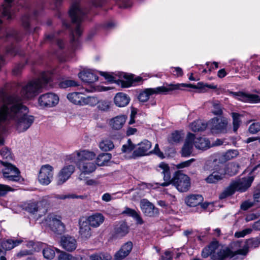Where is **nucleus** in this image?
I'll return each instance as SVG.
<instances>
[{"label":"nucleus","instance_id":"nucleus-1","mask_svg":"<svg viewBox=\"0 0 260 260\" xmlns=\"http://www.w3.org/2000/svg\"><path fill=\"white\" fill-rule=\"evenodd\" d=\"M3 100L0 108V145L3 144L2 134L9 128L14 126L19 133L24 132L34 121V116L27 114L28 108L18 95L7 96Z\"/></svg>","mask_w":260,"mask_h":260},{"label":"nucleus","instance_id":"nucleus-2","mask_svg":"<svg viewBox=\"0 0 260 260\" xmlns=\"http://www.w3.org/2000/svg\"><path fill=\"white\" fill-rule=\"evenodd\" d=\"M184 87L200 89L202 91H204V90L206 87L214 89L217 88V86L213 84H204L203 82H199L197 85L186 83L170 84H167L166 86L147 88L140 93L138 99L140 101L145 102L148 100L150 95L158 94H167L174 90H181Z\"/></svg>","mask_w":260,"mask_h":260},{"label":"nucleus","instance_id":"nucleus-3","mask_svg":"<svg viewBox=\"0 0 260 260\" xmlns=\"http://www.w3.org/2000/svg\"><path fill=\"white\" fill-rule=\"evenodd\" d=\"M85 12L82 9L79 2L74 3L69 11V15L72 19L71 25H69L65 21L63 25L70 29L71 34V44L73 49H75L80 44L79 37L82 34L81 22L83 19Z\"/></svg>","mask_w":260,"mask_h":260},{"label":"nucleus","instance_id":"nucleus-4","mask_svg":"<svg viewBox=\"0 0 260 260\" xmlns=\"http://www.w3.org/2000/svg\"><path fill=\"white\" fill-rule=\"evenodd\" d=\"M157 170L164 175L165 182L160 184L161 186H166L172 183L180 192H186L189 189L190 181L187 175L178 171L175 173L173 178L171 179L170 167L164 162L159 164Z\"/></svg>","mask_w":260,"mask_h":260},{"label":"nucleus","instance_id":"nucleus-5","mask_svg":"<svg viewBox=\"0 0 260 260\" xmlns=\"http://www.w3.org/2000/svg\"><path fill=\"white\" fill-rule=\"evenodd\" d=\"M96 156V154L88 150H80L67 156V159L71 162H75L80 172L84 175L90 174L96 169V165L92 160Z\"/></svg>","mask_w":260,"mask_h":260},{"label":"nucleus","instance_id":"nucleus-6","mask_svg":"<svg viewBox=\"0 0 260 260\" xmlns=\"http://www.w3.org/2000/svg\"><path fill=\"white\" fill-rule=\"evenodd\" d=\"M52 74L49 72H43L39 78L32 80L22 87L21 96L24 99H30L36 96L41 90L46 87L52 79Z\"/></svg>","mask_w":260,"mask_h":260},{"label":"nucleus","instance_id":"nucleus-7","mask_svg":"<svg viewBox=\"0 0 260 260\" xmlns=\"http://www.w3.org/2000/svg\"><path fill=\"white\" fill-rule=\"evenodd\" d=\"M241 242L239 241L231 243L229 246H219L212 255L213 260H227L231 259L238 254L245 255L248 252V247L245 245L242 248Z\"/></svg>","mask_w":260,"mask_h":260},{"label":"nucleus","instance_id":"nucleus-8","mask_svg":"<svg viewBox=\"0 0 260 260\" xmlns=\"http://www.w3.org/2000/svg\"><path fill=\"white\" fill-rule=\"evenodd\" d=\"M254 180L252 176L236 180L231 183L219 195L220 199H223L233 194L236 191H245L251 185Z\"/></svg>","mask_w":260,"mask_h":260},{"label":"nucleus","instance_id":"nucleus-9","mask_svg":"<svg viewBox=\"0 0 260 260\" xmlns=\"http://www.w3.org/2000/svg\"><path fill=\"white\" fill-rule=\"evenodd\" d=\"M41 224L46 230L57 235H61L66 231V226L61 221V217L54 213L48 214Z\"/></svg>","mask_w":260,"mask_h":260},{"label":"nucleus","instance_id":"nucleus-10","mask_svg":"<svg viewBox=\"0 0 260 260\" xmlns=\"http://www.w3.org/2000/svg\"><path fill=\"white\" fill-rule=\"evenodd\" d=\"M0 162L4 166L2 169L3 177L10 181H18L20 179V171L18 169L12 164L7 161L0 160Z\"/></svg>","mask_w":260,"mask_h":260},{"label":"nucleus","instance_id":"nucleus-11","mask_svg":"<svg viewBox=\"0 0 260 260\" xmlns=\"http://www.w3.org/2000/svg\"><path fill=\"white\" fill-rule=\"evenodd\" d=\"M228 122L223 117L212 118L208 123V127L213 134H223L226 133Z\"/></svg>","mask_w":260,"mask_h":260},{"label":"nucleus","instance_id":"nucleus-12","mask_svg":"<svg viewBox=\"0 0 260 260\" xmlns=\"http://www.w3.org/2000/svg\"><path fill=\"white\" fill-rule=\"evenodd\" d=\"M59 102L58 95L52 92H48L40 95L38 99L40 106L43 108H51L55 106Z\"/></svg>","mask_w":260,"mask_h":260},{"label":"nucleus","instance_id":"nucleus-13","mask_svg":"<svg viewBox=\"0 0 260 260\" xmlns=\"http://www.w3.org/2000/svg\"><path fill=\"white\" fill-rule=\"evenodd\" d=\"M151 143L147 140H144L136 146V148L129 156L130 158H136L148 155L151 148Z\"/></svg>","mask_w":260,"mask_h":260},{"label":"nucleus","instance_id":"nucleus-14","mask_svg":"<svg viewBox=\"0 0 260 260\" xmlns=\"http://www.w3.org/2000/svg\"><path fill=\"white\" fill-rule=\"evenodd\" d=\"M53 168L49 165L42 166L38 176L39 182L43 185L49 184L53 178Z\"/></svg>","mask_w":260,"mask_h":260},{"label":"nucleus","instance_id":"nucleus-15","mask_svg":"<svg viewBox=\"0 0 260 260\" xmlns=\"http://www.w3.org/2000/svg\"><path fill=\"white\" fill-rule=\"evenodd\" d=\"M74 171V166L71 165L64 166L57 175V184L61 185L66 182L70 178Z\"/></svg>","mask_w":260,"mask_h":260},{"label":"nucleus","instance_id":"nucleus-16","mask_svg":"<svg viewBox=\"0 0 260 260\" xmlns=\"http://www.w3.org/2000/svg\"><path fill=\"white\" fill-rule=\"evenodd\" d=\"M60 244L62 248L70 252L75 250L77 247L76 239L69 235L61 237Z\"/></svg>","mask_w":260,"mask_h":260},{"label":"nucleus","instance_id":"nucleus-17","mask_svg":"<svg viewBox=\"0 0 260 260\" xmlns=\"http://www.w3.org/2000/svg\"><path fill=\"white\" fill-rule=\"evenodd\" d=\"M140 208L146 216L152 217L158 214V209L147 200L143 199L141 201Z\"/></svg>","mask_w":260,"mask_h":260},{"label":"nucleus","instance_id":"nucleus-18","mask_svg":"<svg viewBox=\"0 0 260 260\" xmlns=\"http://www.w3.org/2000/svg\"><path fill=\"white\" fill-rule=\"evenodd\" d=\"M245 66L252 73H260V55L251 56L246 62Z\"/></svg>","mask_w":260,"mask_h":260},{"label":"nucleus","instance_id":"nucleus-19","mask_svg":"<svg viewBox=\"0 0 260 260\" xmlns=\"http://www.w3.org/2000/svg\"><path fill=\"white\" fill-rule=\"evenodd\" d=\"M78 77L83 82L92 83L98 80V77L94 72L89 69H84L78 74Z\"/></svg>","mask_w":260,"mask_h":260},{"label":"nucleus","instance_id":"nucleus-20","mask_svg":"<svg viewBox=\"0 0 260 260\" xmlns=\"http://www.w3.org/2000/svg\"><path fill=\"white\" fill-rule=\"evenodd\" d=\"M133 243L131 241H128L124 244L121 247L120 249L117 251L114 257L116 260H122L129 255L133 248Z\"/></svg>","mask_w":260,"mask_h":260},{"label":"nucleus","instance_id":"nucleus-21","mask_svg":"<svg viewBox=\"0 0 260 260\" xmlns=\"http://www.w3.org/2000/svg\"><path fill=\"white\" fill-rule=\"evenodd\" d=\"M226 172L220 168L217 171H214L210 174L206 179L207 183L215 184L225 177Z\"/></svg>","mask_w":260,"mask_h":260},{"label":"nucleus","instance_id":"nucleus-22","mask_svg":"<svg viewBox=\"0 0 260 260\" xmlns=\"http://www.w3.org/2000/svg\"><path fill=\"white\" fill-rule=\"evenodd\" d=\"M79 235L83 240H87L91 236L90 225L85 220H79Z\"/></svg>","mask_w":260,"mask_h":260},{"label":"nucleus","instance_id":"nucleus-23","mask_svg":"<svg viewBox=\"0 0 260 260\" xmlns=\"http://www.w3.org/2000/svg\"><path fill=\"white\" fill-rule=\"evenodd\" d=\"M194 134L188 133L187 135L184 144L182 149V155L183 156H188L192 152Z\"/></svg>","mask_w":260,"mask_h":260},{"label":"nucleus","instance_id":"nucleus-24","mask_svg":"<svg viewBox=\"0 0 260 260\" xmlns=\"http://www.w3.org/2000/svg\"><path fill=\"white\" fill-rule=\"evenodd\" d=\"M104 220L105 217L102 213H95L89 216L86 221L91 227L98 228L104 222Z\"/></svg>","mask_w":260,"mask_h":260},{"label":"nucleus","instance_id":"nucleus-25","mask_svg":"<svg viewBox=\"0 0 260 260\" xmlns=\"http://www.w3.org/2000/svg\"><path fill=\"white\" fill-rule=\"evenodd\" d=\"M127 117L125 115H120L111 118L109 125L113 129L119 130L124 125Z\"/></svg>","mask_w":260,"mask_h":260},{"label":"nucleus","instance_id":"nucleus-26","mask_svg":"<svg viewBox=\"0 0 260 260\" xmlns=\"http://www.w3.org/2000/svg\"><path fill=\"white\" fill-rule=\"evenodd\" d=\"M237 99L245 103H257L260 102V97L254 94H247L243 92L236 93Z\"/></svg>","mask_w":260,"mask_h":260},{"label":"nucleus","instance_id":"nucleus-27","mask_svg":"<svg viewBox=\"0 0 260 260\" xmlns=\"http://www.w3.org/2000/svg\"><path fill=\"white\" fill-rule=\"evenodd\" d=\"M85 94L83 92H73L68 94L67 98L72 104L83 106Z\"/></svg>","mask_w":260,"mask_h":260},{"label":"nucleus","instance_id":"nucleus-28","mask_svg":"<svg viewBox=\"0 0 260 260\" xmlns=\"http://www.w3.org/2000/svg\"><path fill=\"white\" fill-rule=\"evenodd\" d=\"M43 201H36L30 200L23 205V209L29 213L34 214L41 210V206L43 205Z\"/></svg>","mask_w":260,"mask_h":260},{"label":"nucleus","instance_id":"nucleus-29","mask_svg":"<svg viewBox=\"0 0 260 260\" xmlns=\"http://www.w3.org/2000/svg\"><path fill=\"white\" fill-rule=\"evenodd\" d=\"M193 142L195 147L200 150H205L211 146L209 140L206 138L195 137L194 135Z\"/></svg>","mask_w":260,"mask_h":260},{"label":"nucleus","instance_id":"nucleus-30","mask_svg":"<svg viewBox=\"0 0 260 260\" xmlns=\"http://www.w3.org/2000/svg\"><path fill=\"white\" fill-rule=\"evenodd\" d=\"M14 4V3L13 0H5L4 3L2 6V16L6 17L8 20L12 18L14 12L12 10V7Z\"/></svg>","mask_w":260,"mask_h":260},{"label":"nucleus","instance_id":"nucleus-31","mask_svg":"<svg viewBox=\"0 0 260 260\" xmlns=\"http://www.w3.org/2000/svg\"><path fill=\"white\" fill-rule=\"evenodd\" d=\"M129 101V97L123 92L117 93L114 98V104L119 107H124L127 106Z\"/></svg>","mask_w":260,"mask_h":260},{"label":"nucleus","instance_id":"nucleus-32","mask_svg":"<svg viewBox=\"0 0 260 260\" xmlns=\"http://www.w3.org/2000/svg\"><path fill=\"white\" fill-rule=\"evenodd\" d=\"M128 232V226L125 222L120 223L115 226L113 232V237L115 238L122 237Z\"/></svg>","mask_w":260,"mask_h":260},{"label":"nucleus","instance_id":"nucleus-33","mask_svg":"<svg viewBox=\"0 0 260 260\" xmlns=\"http://www.w3.org/2000/svg\"><path fill=\"white\" fill-rule=\"evenodd\" d=\"M219 243L217 241L211 242L207 246L204 248L202 251L201 255L203 258H207L209 255L212 256L213 253L217 249Z\"/></svg>","mask_w":260,"mask_h":260},{"label":"nucleus","instance_id":"nucleus-34","mask_svg":"<svg viewBox=\"0 0 260 260\" xmlns=\"http://www.w3.org/2000/svg\"><path fill=\"white\" fill-rule=\"evenodd\" d=\"M203 201V198L200 194H191L185 198V203L190 207H195L200 205Z\"/></svg>","mask_w":260,"mask_h":260},{"label":"nucleus","instance_id":"nucleus-35","mask_svg":"<svg viewBox=\"0 0 260 260\" xmlns=\"http://www.w3.org/2000/svg\"><path fill=\"white\" fill-rule=\"evenodd\" d=\"M22 242L21 240H13L12 239H7L3 240L1 243V246L3 248L4 251L10 250L17 246L19 245Z\"/></svg>","mask_w":260,"mask_h":260},{"label":"nucleus","instance_id":"nucleus-36","mask_svg":"<svg viewBox=\"0 0 260 260\" xmlns=\"http://www.w3.org/2000/svg\"><path fill=\"white\" fill-rule=\"evenodd\" d=\"M99 147L103 151H109L114 148V145L113 142L110 139L105 138L99 142Z\"/></svg>","mask_w":260,"mask_h":260},{"label":"nucleus","instance_id":"nucleus-37","mask_svg":"<svg viewBox=\"0 0 260 260\" xmlns=\"http://www.w3.org/2000/svg\"><path fill=\"white\" fill-rule=\"evenodd\" d=\"M58 260H86L80 255H73L71 254L61 251L57 257Z\"/></svg>","mask_w":260,"mask_h":260},{"label":"nucleus","instance_id":"nucleus-38","mask_svg":"<svg viewBox=\"0 0 260 260\" xmlns=\"http://www.w3.org/2000/svg\"><path fill=\"white\" fill-rule=\"evenodd\" d=\"M208 126V123H205L202 120H198L192 122L190 125V129L196 132L203 131Z\"/></svg>","mask_w":260,"mask_h":260},{"label":"nucleus","instance_id":"nucleus-39","mask_svg":"<svg viewBox=\"0 0 260 260\" xmlns=\"http://www.w3.org/2000/svg\"><path fill=\"white\" fill-rule=\"evenodd\" d=\"M122 213L133 217L136 220L137 223L139 224H142L143 223V219L140 216L139 213L134 209L126 207Z\"/></svg>","mask_w":260,"mask_h":260},{"label":"nucleus","instance_id":"nucleus-40","mask_svg":"<svg viewBox=\"0 0 260 260\" xmlns=\"http://www.w3.org/2000/svg\"><path fill=\"white\" fill-rule=\"evenodd\" d=\"M111 158L110 153H101L99 154L96 159V165L103 166L105 165Z\"/></svg>","mask_w":260,"mask_h":260},{"label":"nucleus","instance_id":"nucleus-41","mask_svg":"<svg viewBox=\"0 0 260 260\" xmlns=\"http://www.w3.org/2000/svg\"><path fill=\"white\" fill-rule=\"evenodd\" d=\"M44 244L39 242H34L33 241H29L27 242L26 246L28 248H30L28 250H31L32 253L38 252L43 248Z\"/></svg>","mask_w":260,"mask_h":260},{"label":"nucleus","instance_id":"nucleus-42","mask_svg":"<svg viewBox=\"0 0 260 260\" xmlns=\"http://www.w3.org/2000/svg\"><path fill=\"white\" fill-rule=\"evenodd\" d=\"M226 172V175L233 176L237 174L238 172V166L235 164L230 163L223 168H220Z\"/></svg>","mask_w":260,"mask_h":260},{"label":"nucleus","instance_id":"nucleus-43","mask_svg":"<svg viewBox=\"0 0 260 260\" xmlns=\"http://www.w3.org/2000/svg\"><path fill=\"white\" fill-rule=\"evenodd\" d=\"M99 103V99L94 96H85L83 106L88 105L90 107L95 106Z\"/></svg>","mask_w":260,"mask_h":260},{"label":"nucleus","instance_id":"nucleus-44","mask_svg":"<svg viewBox=\"0 0 260 260\" xmlns=\"http://www.w3.org/2000/svg\"><path fill=\"white\" fill-rule=\"evenodd\" d=\"M43 254L45 258L52 259L55 256V253L53 247L47 246L43 249Z\"/></svg>","mask_w":260,"mask_h":260},{"label":"nucleus","instance_id":"nucleus-45","mask_svg":"<svg viewBox=\"0 0 260 260\" xmlns=\"http://www.w3.org/2000/svg\"><path fill=\"white\" fill-rule=\"evenodd\" d=\"M91 260H111L112 256L108 253L102 252L98 254H93L90 256Z\"/></svg>","mask_w":260,"mask_h":260},{"label":"nucleus","instance_id":"nucleus-46","mask_svg":"<svg viewBox=\"0 0 260 260\" xmlns=\"http://www.w3.org/2000/svg\"><path fill=\"white\" fill-rule=\"evenodd\" d=\"M136 146L132 143L130 139H128L126 144L123 145L121 151L123 153L129 154L134 151Z\"/></svg>","mask_w":260,"mask_h":260},{"label":"nucleus","instance_id":"nucleus-47","mask_svg":"<svg viewBox=\"0 0 260 260\" xmlns=\"http://www.w3.org/2000/svg\"><path fill=\"white\" fill-rule=\"evenodd\" d=\"M238 155L237 150H229L222 155V160L228 161L236 157Z\"/></svg>","mask_w":260,"mask_h":260},{"label":"nucleus","instance_id":"nucleus-48","mask_svg":"<svg viewBox=\"0 0 260 260\" xmlns=\"http://www.w3.org/2000/svg\"><path fill=\"white\" fill-rule=\"evenodd\" d=\"M78 82L73 80H64L60 81L58 84L59 87L62 88L75 87L78 86Z\"/></svg>","mask_w":260,"mask_h":260},{"label":"nucleus","instance_id":"nucleus-49","mask_svg":"<svg viewBox=\"0 0 260 260\" xmlns=\"http://www.w3.org/2000/svg\"><path fill=\"white\" fill-rule=\"evenodd\" d=\"M122 77L126 80V81L120 80L121 85L123 87H128L132 85L133 79V76L132 75H128L126 73H122Z\"/></svg>","mask_w":260,"mask_h":260},{"label":"nucleus","instance_id":"nucleus-50","mask_svg":"<svg viewBox=\"0 0 260 260\" xmlns=\"http://www.w3.org/2000/svg\"><path fill=\"white\" fill-rule=\"evenodd\" d=\"M232 117L233 130L236 132L241 124L240 115L237 113H232Z\"/></svg>","mask_w":260,"mask_h":260},{"label":"nucleus","instance_id":"nucleus-51","mask_svg":"<svg viewBox=\"0 0 260 260\" xmlns=\"http://www.w3.org/2000/svg\"><path fill=\"white\" fill-rule=\"evenodd\" d=\"M111 102L106 100H99V103H98V108L100 110L103 111H108L110 108Z\"/></svg>","mask_w":260,"mask_h":260},{"label":"nucleus","instance_id":"nucleus-52","mask_svg":"<svg viewBox=\"0 0 260 260\" xmlns=\"http://www.w3.org/2000/svg\"><path fill=\"white\" fill-rule=\"evenodd\" d=\"M56 198L58 199L65 200L66 199H85L87 198L86 195L77 196L75 194H68L66 195H57Z\"/></svg>","mask_w":260,"mask_h":260},{"label":"nucleus","instance_id":"nucleus-53","mask_svg":"<svg viewBox=\"0 0 260 260\" xmlns=\"http://www.w3.org/2000/svg\"><path fill=\"white\" fill-rule=\"evenodd\" d=\"M182 138V137L178 132H175L172 133L171 136L168 138V141L170 143L173 144L179 142Z\"/></svg>","mask_w":260,"mask_h":260},{"label":"nucleus","instance_id":"nucleus-54","mask_svg":"<svg viewBox=\"0 0 260 260\" xmlns=\"http://www.w3.org/2000/svg\"><path fill=\"white\" fill-rule=\"evenodd\" d=\"M0 157L7 160L12 159V155L10 150L7 148H3L0 152Z\"/></svg>","mask_w":260,"mask_h":260},{"label":"nucleus","instance_id":"nucleus-55","mask_svg":"<svg viewBox=\"0 0 260 260\" xmlns=\"http://www.w3.org/2000/svg\"><path fill=\"white\" fill-rule=\"evenodd\" d=\"M249 132L251 134H255L260 131V122H254L251 123L248 128Z\"/></svg>","mask_w":260,"mask_h":260},{"label":"nucleus","instance_id":"nucleus-56","mask_svg":"<svg viewBox=\"0 0 260 260\" xmlns=\"http://www.w3.org/2000/svg\"><path fill=\"white\" fill-rule=\"evenodd\" d=\"M213 109L212 113L215 115H221L222 114V110L221 108L220 105L218 103H213Z\"/></svg>","mask_w":260,"mask_h":260},{"label":"nucleus","instance_id":"nucleus-57","mask_svg":"<svg viewBox=\"0 0 260 260\" xmlns=\"http://www.w3.org/2000/svg\"><path fill=\"white\" fill-rule=\"evenodd\" d=\"M252 230L251 228H247L241 231L237 232L235 234V236L237 238L244 237L246 235L251 233Z\"/></svg>","mask_w":260,"mask_h":260},{"label":"nucleus","instance_id":"nucleus-58","mask_svg":"<svg viewBox=\"0 0 260 260\" xmlns=\"http://www.w3.org/2000/svg\"><path fill=\"white\" fill-rule=\"evenodd\" d=\"M252 230L251 228H247L241 231L237 232L235 234V236L237 238L244 237L246 235L251 233Z\"/></svg>","mask_w":260,"mask_h":260},{"label":"nucleus","instance_id":"nucleus-59","mask_svg":"<svg viewBox=\"0 0 260 260\" xmlns=\"http://www.w3.org/2000/svg\"><path fill=\"white\" fill-rule=\"evenodd\" d=\"M252 230L251 228H247L241 231L237 232L235 234V236L237 238L244 237L246 235L251 233Z\"/></svg>","mask_w":260,"mask_h":260},{"label":"nucleus","instance_id":"nucleus-60","mask_svg":"<svg viewBox=\"0 0 260 260\" xmlns=\"http://www.w3.org/2000/svg\"><path fill=\"white\" fill-rule=\"evenodd\" d=\"M247 245L250 247H257L260 245V238L249 239L247 241Z\"/></svg>","mask_w":260,"mask_h":260},{"label":"nucleus","instance_id":"nucleus-61","mask_svg":"<svg viewBox=\"0 0 260 260\" xmlns=\"http://www.w3.org/2000/svg\"><path fill=\"white\" fill-rule=\"evenodd\" d=\"M33 253H32L31 250H28L26 249L21 250L17 253H16V254L15 255V257L17 258H21L22 257L31 255Z\"/></svg>","mask_w":260,"mask_h":260},{"label":"nucleus","instance_id":"nucleus-62","mask_svg":"<svg viewBox=\"0 0 260 260\" xmlns=\"http://www.w3.org/2000/svg\"><path fill=\"white\" fill-rule=\"evenodd\" d=\"M19 33L16 30H13L9 32H7L6 37L7 38H12L13 39L18 41L19 40Z\"/></svg>","mask_w":260,"mask_h":260},{"label":"nucleus","instance_id":"nucleus-63","mask_svg":"<svg viewBox=\"0 0 260 260\" xmlns=\"http://www.w3.org/2000/svg\"><path fill=\"white\" fill-rule=\"evenodd\" d=\"M12 190V188L6 185L0 184V196L5 195L8 191Z\"/></svg>","mask_w":260,"mask_h":260},{"label":"nucleus","instance_id":"nucleus-64","mask_svg":"<svg viewBox=\"0 0 260 260\" xmlns=\"http://www.w3.org/2000/svg\"><path fill=\"white\" fill-rule=\"evenodd\" d=\"M100 74L101 76L105 77L109 82H113L115 81L114 77L109 73L105 72H100Z\"/></svg>","mask_w":260,"mask_h":260}]
</instances>
